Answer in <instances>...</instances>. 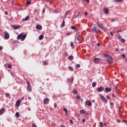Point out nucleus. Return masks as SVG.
Instances as JSON below:
<instances>
[{
    "mask_svg": "<svg viewBox=\"0 0 127 127\" xmlns=\"http://www.w3.org/2000/svg\"><path fill=\"white\" fill-rule=\"evenodd\" d=\"M124 123H125V124L127 125V120H124Z\"/></svg>",
    "mask_w": 127,
    "mask_h": 127,
    "instance_id": "56",
    "label": "nucleus"
},
{
    "mask_svg": "<svg viewBox=\"0 0 127 127\" xmlns=\"http://www.w3.org/2000/svg\"><path fill=\"white\" fill-rule=\"evenodd\" d=\"M70 45H71V47L72 48H74V44H73V43L72 42H71L70 43Z\"/></svg>",
    "mask_w": 127,
    "mask_h": 127,
    "instance_id": "33",
    "label": "nucleus"
},
{
    "mask_svg": "<svg viewBox=\"0 0 127 127\" xmlns=\"http://www.w3.org/2000/svg\"><path fill=\"white\" fill-rule=\"evenodd\" d=\"M80 112L81 114H85L86 111L84 110H81Z\"/></svg>",
    "mask_w": 127,
    "mask_h": 127,
    "instance_id": "29",
    "label": "nucleus"
},
{
    "mask_svg": "<svg viewBox=\"0 0 127 127\" xmlns=\"http://www.w3.org/2000/svg\"><path fill=\"white\" fill-rule=\"evenodd\" d=\"M100 61V58H94V62L95 63H99Z\"/></svg>",
    "mask_w": 127,
    "mask_h": 127,
    "instance_id": "18",
    "label": "nucleus"
},
{
    "mask_svg": "<svg viewBox=\"0 0 127 127\" xmlns=\"http://www.w3.org/2000/svg\"><path fill=\"white\" fill-rule=\"evenodd\" d=\"M10 96V95L9 93H6V92L5 93V96H6V98L9 97Z\"/></svg>",
    "mask_w": 127,
    "mask_h": 127,
    "instance_id": "28",
    "label": "nucleus"
},
{
    "mask_svg": "<svg viewBox=\"0 0 127 127\" xmlns=\"http://www.w3.org/2000/svg\"><path fill=\"white\" fill-rule=\"evenodd\" d=\"M64 111L65 112V113L67 114V109L64 108Z\"/></svg>",
    "mask_w": 127,
    "mask_h": 127,
    "instance_id": "39",
    "label": "nucleus"
},
{
    "mask_svg": "<svg viewBox=\"0 0 127 127\" xmlns=\"http://www.w3.org/2000/svg\"><path fill=\"white\" fill-rule=\"evenodd\" d=\"M65 26V21H64V19L63 20V24L61 25L62 28H64Z\"/></svg>",
    "mask_w": 127,
    "mask_h": 127,
    "instance_id": "25",
    "label": "nucleus"
},
{
    "mask_svg": "<svg viewBox=\"0 0 127 127\" xmlns=\"http://www.w3.org/2000/svg\"><path fill=\"white\" fill-rule=\"evenodd\" d=\"M103 125H104L105 127H107V123H104V124H103Z\"/></svg>",
    "mask_w": 127,
    "mask_h": 127,
    "instance_id": "60",
    "label": "nucleus"
},
{
    "mask_svg": "<svg viewBox=\"0 0 127 127\" xmlns=\"http://www.w3.org/2000/svg\"><path fill=\"white\" fill-rule=\"evenodd\" d=\"M8 68L11 69L12 68V65L11 64H8Z\"/></svg>",
    "mask_w": 127,
    "mask_h": 127,
    "instance_id": "42",
    "label": "nucleus"
},
{
    "mask_svg": "<svg viewBox=\"0 0 127 127\" xmlns=\"http://www.w3.org/2000/svg\"><path fill=\"white\" fill-rule=\"evenodd\" d=\"M107 62H108L109 64H112L113 62V58L112 57H111V58L108 59L107 60Z\"/></svg>",
    "mask_w": 127,
    "mask_h": 127,
    "instance_id": "13",
    "label": "nucleus"
},
{
    "mask_svg": "<svg viewBox=\"0 0 127 127\" xmlns=\"http://www.w3.org/2000/svg\"><path fill=\"white\" fill-rule=\"evenodd\" d=\"M29 19V16H27L25 18L22 19L23 21H28Z\"/></svg>",
    "mask_w": 127,
    "mask_h": 127,
    "instance_id": "15",
    "label": "nucleus"
},
{
    "mask_svg": "<svg viewBox=\"0 0 127 127\" xmlns=\"http://www.w3.org/2000/svg\"><path fill=\"white\" fill-rule=\"evenodd\" d=\"M86 121V119H82V122L84 123Z\"/></svg>",
    "mask_w": 127,
    "mask_h": 127,
    "instance_id": "59",
    "label": "nucleus"
},
{
    "mask_svg": "<svg viewBox=\"0 0 127 127\" xmlns=\"http://www.w3.org/2000/svg\"><path fill=\"white\" fill-rule=\"evenodd\" d=\"M32 127H37L36 124H35L34 123L32 125Z\"/></svg>",
    "mask_w": 127,
    "mask_h": 127,
    "instance_id": "48",
    "label": "nucleus"
},
{
    "mask_svg": "<svg viewBox=\"0 0 127 127\" xmlns=\"http://www.w3.org/2000/svg\"><path fill=\"white\" fill-rule=\"evenodd\" d=\"M121 56H122V57H123V58H124L126 57V55L124 54L121 55Z\"/></svg>",
    "mask_w": 127,
    "mask_h": 127,
    "instance_id": "47",
    "label": "nucleus"
},
{
    "mask_svg": "<svg viewBox=\"0 0 127 127\" xmlns=\"http://www.w3.org/2000/svg\"><path fill=\"white\" fill-rule=\"evenodd\" d=\"M103 12L104 13L107 14L109 13V9L108 8H103Z\"/></svg>",
    "mask_w": 127,
    "mask_h": 127,
    "instance_id": "11",
    "label": "nucleus"
},
{
    "mask_svg": "<svg viewBox=\"0 0 127 127\" xmlns=\"http://www.w3.org/2000/svg\"><path fill=\"white\" fill-rule=\"evenodd\" d=\"M15 116H16V117L19 118V112H16V114H15Z\"/></svg>",
    "mask_w": 127,
    "mask_h": 127,
    "instance_id": "34",
    "label": "nucleus"
},
{
    "mask_svg": "<svg viewBox=\"0 0 127 127\" xmlns=\"http://www.w3.org/2000/svg\"><path fill=\"white\" fill-rule=\"evenodd\" d=\"M4 38L6 40H8L9 38V34L7 31L4 32Z\"/></svg>",
    "mask_w": 127,
    "mask_h": 127,
    "instance_id": "6",
    "label": "nucleus"
},
{
    "mask_svg": "<svg viewBox=\"0 0 127 127\" xmlns=\"http://www.w3.org/2000/svg\"><path fill=\"white\" fill-rule=\"evenodd\" d=\"M71 29L74 30L75 32H77L78 31V29L74 26H71Z\"/></svg>",
    "mask_w": 127,
    "mask_h": 127,
    "instance_id": "16",
    "label": "nucleus"
},
{
    "mask_svg": "<svg viewBox=\"0 0 127 127\" xmlns=\"http://www.w3.org/2000/svg\"><path fill=\"white\" fill-rule=\"evenodd\" d=\"M76 67H77V68H80V64H77L76 65Z\"/></svg>",
    "mask_w": 127,
    "mask_h": 127,
    "instance_id": "45",
    "label": "nucleus"
},
{
    "mask_svg": "<svg viewBox=\"0 0 127 127\" xmlns=\"http://www.w3.org/2000/svg\"><path fill=\"white\" fill-rule=\"evenodd\" d=\"M122 32V30L120 29V30L117 31V32H116V33H120V32Z\"/></svg>",
    "mask_w": 127,
    "mask_h": 127,
    "instance_id": "46",
    "label": "nucleus"
},
{
    "mask_svg": "<svg viewBox=\"0 0 127 127\" xmlns=\"http://www.w3.org/2000/svg\"><path fill=\"white\" fill-rule=\"evenodd\" d=\"M96 85V82H92V87H95Z\"/></svg>",
    "mask_w": 127,
    "mask_h": 127,
    "instance_id": "31",
    "label": "nucleus"
},
{
    "mask_svg": "<svg viewBox=\"0 0 127 127\" xmlns=\"http://www.w3.org/2000/svg\"><path fill=\"white\" fill-rule=\"evenodd\" d=\"M70 123L71 125H73V122L72 120H70Z\"/></svg>",
    "mask_w": 127,
    "mask_h": 127,
    "instance_id": "49",
    "label": "nucleus"
},
{
    "mask_svg": "<svg viewBox=\"0 0 127 127\" xmlns=\"http://www.w3.org/2000/svg\"><path fill=\"white\" fill-rule=\"evenodd\" d=\"M24 99V97H22L21 98V100H22V101Z\"/></svg>",
    "mask_w": 127,
    "mask_h": 127,
    "instance_id": "62",
    "label": "nucleus"
},
{
    "mask_svg": "<svg viewBox=\"0 0 127 127\" xmlns=\"http://www.w3.org/2000/svg\"><path fill=\"white\" fill-rule=\"evenodd\" d=\"M28 99H29V100H31V97H28Z\"/></svg>",
    "mask_w": 127,
    "mask_h": 127,
    "instance_id": "61",
    "label": "nucleus"
},
{
    "mask_svg": "<svg viewBox=\"0 0 127 127\" xmlns=\"http://www.w3.org/2000/svg\"><path fill=\"white\" fill-rule=\"evenodd\" d=\"M104 57H105V58H106V59H110V58H111V57L110 56V55H108V54H105V55H104Z\"/></svg>",
    "mask_w": 127,
    "mask_h": 127,
    "instance_id": "21",
    "label": "nucleus"
},
{
    "mask_svg": "<svg viewBox=\"0 0 127 127\" xmlns=\"http://www.w3.org/2000/svg\"><path fill=\"white\" fill-rule=\"evenodd\" d=\"M44 39V36L42 35H41L39 37V40H42Z\"/></svg>",
    "mask_w": 127,
    "mask_h": 127,
    "instance_id": "27",
    "label": "nucleus"
},
{
    "mask_svg": "<svg viewBox=\"0 0 127 127\" xmlns=\"http://www.w3.org/2000/svg\"><path fill=\"white\" fill-rule=\"evenodd\" d=\"M118 39H122V36L121 35L118 36Z\"/></svg>",
    "mask_w": 127,
    "mask_h": 127,
    "instance_id": "53",
    "label": "nucleus"
},
{
    "mask_svg": "<svg viewBox=\"0 0 127 127\" xmlns=\"http://www.w3.org/2000/svg\"><path fill=\"white\" fill-rule=\"evenodd\" d=\"M69 13V10H67V11L66 12V13H65L64 19L65 18H66V17L68 15Z\"/></svg>",
    "mask_w": 127,
    "mask_h": 127,
    "instance_id": "24",
    "label": "nucleus"
},
{
    "mask_svg": "<svg viewBox=\"0 0 127 127\" xmlns=\"http://www.w3.org/2000/svg\"><path fill=\"white\" fill-rule=\"evenodd\" d=\"M91 31H92V32H94V33H95V34H97L99 33V29L97 28V26L94 25L93 26V27H92V28H91Z\"/></svg>",
    "mask_w": 127,
    "mask_h": 127,
    "instance_id": "3",
    "label": "nucleus"
},
{
    "mask_svg": "<svg viewBox=\"0 0 127 127\" xmlns=\"http://www.w3.org/2000/svg\"><path fill=\"white\" fill-rule=\"evenodd\" d=\"M115 91L116 92H119V89L117 86H115Z\"/></svg>",
    "mask_w": 127,
    "mask_h": 127,
    "instance_id": "36",
    "label": "nucleus"
},
{
    "mask_svg": "<svg viewBox=\"0 0 127 127\" xmlns=\"http://www.w3.org/2000/svg\"><path fill=\"white\" fill-rule=\"evenodd\" d=\"M27 85H28L27 91H29V92H31L32 91V87L30 85V82L29 81H27Z\"/></svg>",
    "mask_w": 127,
    "mask_h": 127,
    "instance_id": "5",
    "label": "nucleus"
},
{
    "mask_svg": "<svg viewBox=\"0 0 127 127\" xmlns=\"http://www.w3.org/2000/svg\"><path fill=\"white\" fill-rule=\"evenodd\" d=\"M81 98V96H79V95H77V99H78V100H80Z\"/></svg>",
    "mask_w": 127,
    "mask_h": 127,
    "instance_id": "41",
    "label": "nucleus"
},
{
    "mask_svg": "<svg viewBox=\"0 0 127 127\" xmlns=\"http://www.w3.org/2000/svg\"><path fill=\"white\" fill-rule=\"evenodd\" d=\"M96 24H97V26H98V27L99 28H100L101 30H102L103 31H105L106 30L105 27H104L103 26L102 24L100 22L97 21L96 22Z\"/></svg>",
    "mask_w": 127,
    "mask_h": 127,
    "instance_id": "4",
    "label": "nucleus"
},
{
    "mask_svg": "<svg viewBox=\"0 0 127 127\" xmlns=\"http://www.w3.org/2000/svg\"><path fill=\"white\" fill-rule=\"evenodd\" d=\"M121 42L124 43L126 42V40L125 39H121Z\"/></svg>",
    "mask_w": 127,
    "mask_h": 127,
    "instance_id": "38",
    "label": "nucleus"
},
{
    "mask_svg": "<svg viewBox=\"0 0 127 127\" xmlns=\"http://www.w3.org/2000/svg\"><path fill=\"white\" fill-rule=\"evenodd\" d=\"M72 34V32H68L66 33V35L67 36H70V35H71Z\"/></svg>",
    "mask_w": 127,
    "mask_h": 127,
    "instance_id": "30",
    "label": "nucleus"
},
{
    "mask_svg": "<svg viewBox=\"0 0 127 127\" xmlns=\"http://www.w3.org/2000/svg\"><path fill=\"white\" fill-rule=\"evenodd\" d=\"M116 96L114 95V93H112V97L115 98Z\"/></svg>",
    "mask_w": 127,
    "mask_h": 127,
    "instance_id": "57",
    "label": "nucleus"
},
{
    "mask_svg": "<svg viewBox=\"0 0 127 127\" xmlns=\"http://www.w3.org/2000/svg\"><path fill=\"white\" fill-rule=\"evenodd\" d=\"M36 28L38 30H42V27L41 25H37Z\"/></svg>",
    "mask_w": 127,
    "mask_h": 127,
    "instance_id": "19",
    "label": "nucleus"
},
{
    "mask_svg": "<svg viewBox=\"0 0 127 127\" xmlns=\"http://www.w3.org/2000/svg\"><path fill=\"white\" fill-rule=\"evenodd\" d=\"M77 40L80 42H81L83 40V38H82V37H81L80 36H77Z\"/></svg>",
    "mask_w": 127,
    "mask_h": 127,
    "instance_id": "12",
    "label": "nucleus"
},
{
    "mask_svg": "<svg viewBox=\"0 0 127 127\" xmlns=\"http://www.w3.org/2000/svg\"><path fill=\"white\" fill-rule=\"evenodd\" d=\"M100 124V127H103V124L102 122H100L99 123Z\"/></svg>",
    "mask_w": 127,
    "mask_h": 127,
    "instance_id": "40",
    "label": "nucleus"
},
{
    "mask_svg": "<svg viewBox=\"0 0 127 127\" xmlns=\"http://www.w3.org/2000/svg\"><path fill=\"white\" fill-rule=\"evenodd\" d=\"M73 92H74V94H78V92L76 90V89H74Z\"/></svg>",
    "mask_w": 127,
    "mask_h": 127,
    "instance_id": "35",
    "label": "nucleus"
},
{
    "mask_svg": "<svg viewBox=\"0 0 127 127\" xmlns=\"http://www.w3.org/2000/svg\"><path fill=\"white\" fill-rule=\"evenodd\" d=\"M2 46H0V51H2Z\"/></svg>",
    "mask_w": 127,
    "mask_h": 127,
    "instance_id": "58",
    "label": "nucleus"
},
{
    "mask_svg": "<svg viewBox=\"0 0 127 127\" xmlns=\"http://www.w3.org/2000/svg\"><path fill=\"white\" fill-rule=\"evenodd\" d=\"M110 35H111V36H114V34L112 32H110Z\"/></svg>",
    "mask_w": 127,
    "mask_h": 127,
    "instance_id": "51",
    "label": "nucleus"
},
{
    "mask_svg": "<svg viewBox=\"0 0 127 127\" xmlns=\"http://www.w3.org/2000/svg\"><path fill=\"white\" fill-rule=\"evenodd\" d=\"M26 35L25 34L23 35V33H22L18 35L17 40H19L20 39H21V41H24L26 39Z\"/></svg>",
    "mask_w": 127,
    "mask_h": 127,
    "instance_id": "1",
    "label": "nucleus"
},
{
    "mask_svg": "<svg viewBox=\"0 0 127 127\" xmlns=\"http://www.w3.org/2000/svg\"><path fill=\"white\" fill-rule=\"evenodd\" d=\"M68 69L69 70H70L71 71H73L74 70L73 67H72V66H68Z\"/></svg>",
    "mask_w": 127,
    "mask_h": 127,
    "instance_id": "23",
    "label": "nucleus"
},
{
    "mask_svg": "<svg viewBox=\"0 0 127 127\" xmlns=\"http://www.w3.org/2000/svg\"><path fill=\"white\" fill-rule=\"evenodd\" d=\"M84 15L87 16L88 15V12L86 11L84 12Z\"/></svg>",
    "mask_w": 127,
    "mask_h": 127,
    "instance_id": "54",
    "label": "nucleus"
},
{
    "mask_svg": "<svg viewBox=\"0 0 127 127\" xmlns=\"http://www.w3.org/2000/svg\"><path fill=\"white\" fill-rule=\"evenodd\" d=\"M83 1H86V2L89 3L90 0H83Z\"/></svg>",
    "mask_w": 127,
    "mask_h": 127,
    "instance_id": "52",
    "label": "nucleus"
},
{
    "mask_svg": "<svg viewBox=\"0 0 127 127\" xmlns=\"http://www.w3.org/2000/svg\"><path fill=\"white\" fill-rule=\"evenodd\" d=\"M86 105L88 106L89 107H90V106H92V103L89 100H87L86 102Z\"/></svg>",
    "mask_w": 127,
    "mask_h": 127,
    "instance_id": "10",
    "label": "nucleus"
},
{
    "mask_svg": "<svg viewBox=\"0 0 127 127\" xmlns=\"http://www.w3.org/2000/svg\"><path fill=\"white\" fill-rule=\"evenodd\" d=\"M104 90V88L103 86L98 87V88H97V91H98V92H101Z\"/></svg>",
    "mask_w": 127,
    "mask_h": 127,
    "instance_id": "8",
    "label": "nucleus"
},
{
    "mask_svg": "<svg viewBox=\"0 0 127 127\" xmlns=\"http://www.w3.org/2000/svg\"><path fill=\"white\" fill-rule=\"evenodd\" d=\"M57 106H58L57 104L56 103H55V104H54L55 108H56L57 107Z\"/></svg>",
    "mask_w": 127,
    "mask_h": 127,
    "instance_id": "50",
    "label": "nucleus"
},
{
    "mask_svg": "<svg viewBox=\"0 0 127 127\" xmlns=\"http://www.w3.org/2000/svg\"><path fill=\"white\" fill-rule=\"evenodd\" d=\"M20 100H18L16 103V106L17 107H19L20 106Z\"/></svg>",
    "mask_w": 127,
    "mask_h": 127,
    "instance_id": "17",
    "label": "nucleus"
},
{
    "mask_svg": "<svg viewBox=\"0 0 127 127\" xmlns=\"http://www.w3.org/2000/svg\"><path fill=\"white\" fill-rule=\"evenodd\" d=\"M4 108H1L0 110V115H2L4 113Z\"/></svg>",
    "mask_w": 127,
    "mask_h": 127,
    "instance_id": "20",
    "label": "nucleus"
},
{
    "mask_svg": "<svg viewBox=\"0 0 127 127\" xmlns=\"http://www.w3.org/2000/svg\"><path fill=\"white\" fill-rule=\"evenodd\" d=\"M45 10H46V8L44 7V9H43V13H45Z\"/></svg>",
    "mask_w": 127,
    "mask_h": 127,
    "instance_id": "55",
    "label": "nucleus"
},
{
    "mask_svg": "<svg viewBox=\"0 0 127 127\" xmlns=\"http://www.w3.org/2000/svg\"><path fill=\"white\" fill-rule=\"evenodd\" d=\"M81 17V15L78 14L76 15V18H80Z\"/></svg>",
    "mask_w": 127,
    "mask_h": 127,
    "instance_id": "37",
    "label": "nucleus"
},
{
    "mask_svg": "<svg viewBox=\"0 0 127 127\" xmlns=\"http://www.w3.org/2000/svg\"><path fill=\"white\" fill-rule=\"evenodd\" d=\"M31 4V1H27V5H28Z\"/></svg>",
    "mask_w": 127,
    "mask_h": 127,
    "instance_id": "43",
    "label": "nucleus"
},
{
    "mask_svg": "<svg viewBox=\"0 0 127 127\" xmlns=\"http://www.w3.org/2000/svg\"><path fill=\"white\" fill-rule=\"evenodd\" d=\"M12 27L13 29L17 30L20 28V26L13 25Z\"/></svg>",
    "mask_w": 127,
    "mask_h": 127,
    "instance_id": "14",
    "label": "nucleus"
},
{
    "mask_svg": "<svg viewBox=\"0 0 127 127\" xmlns=\"http://www.w3.org/2000/svg\"><path fill=\"white\" fill-rule=\"evenodd\" d=\"M5 14L6 15H8V12H6V11H5Z\"/></svg>",
    "mask_w": 127,
    "mask_h": 127,
    "instance_id": "63",
    "label": "nucleus"
},
{
    "mask_svg": "<svg viewBox=\"0 0 127 127\" xmlns=\"http://www.w3.org/2000/svg\"><path fill=\"white\" fill-rule=\"evenodd\" d=\"M43 64H44V65H45L48 64V62H47L46 61H43Z\"/></svg>",
    "mask_w": 127,
    "mask_h": 127,
    "instance_id": "32",
    "label": "nucleus"
},
{
    "mask_svg": "<svg viewBox=\"0 0 127 127\" xmlns=\"http://www.w3.org/2000/svg\"><path fill=\"white\" fill-rule=\"evenodd\" d=\"M112 91V88L111 87H106L105 88V92H106V93H108Z\"/></svg>",
    "mask_w": 127,
    "mask_h": 127,
    "instance_id": "9",
    "label": "nucleus"
},
{
    "mask_svg": "<svg viewBox=\"0 0 127 127\" xmlns=\"http://www.w3.org/2000/svg\"><path fill=\"white\" fill-rule=\"evenodd\" d=\"M106 99H107V100H110V97L109 96H106Z\"/></svg>",
    "mask_w": 127,
    "mask_h": 127,
    "instance_id": "44",
    "label": "nucleus"
},
{
    "mask_svg": "<svg viewBox=\"0 0 127 127\" xmlns=\"http://www.w3.org/2000/svg\"><path fill=\"white\" fill-rule=\"evenodd\" d=\"M123 1V0H113L114 2H121Z\"/></svg>",
    "mask_w": 127,
    "mask_h": 127,
    "instance_id": "26",
    "label": "nucleus"
},
{
    "mask_svg": "<svg viewBox=\"0 0 127 127\" xmlns=\"http://www.w3.org/2000/svg\"><path fill=\"white\" fill-rule=\"evenodd\" d=\"M49 102H50V99L48 98H45L44 99V104L45 105L48 104Z\"/></svg>",
    "mask_w": 127,
    "mask_h": 127,
    "instance_id": "7",
    "label": "nucleus"
},
{
    "mask_svg": "<svg viewBox=\"0 0 127 127\" xmlns=\"http://www.w3.org/2000/svg\"><path fill=\"white\" fill-rule=\"evenodd\" d=\"M61 127H65V126H64V125H61Z\"/></svg>",
    "mask_w": 127,
    "mask_h": 127,
    "instance_id": "64",
    "label": "nucleus"
},
{
    "mask_svg": "<svg viewBox=\"0 0 127 127\" xmlns=\"http://www.w3.org/2000/svg\"><path fill=\"white\" fill-rule=\"evenodd\" d=\"M73 59H74V57H73L72 55H70V56H69L68 57V59H69V60L72 61V60H73Z\"/></svg>",
    "mask_w": 127,
    "mask_h": 127,
    "instance_id": "22",
    "label": "nucleus"
},
{
    "mask_svg": "<svg viewBox=\"0 0 127 127\" xmlns=\"http://www.w3.org/2000/svg\"><path fill=\"white\" fill-rule=\"evenodd\" d=\"M99 97L103 103L105 104L108 103V100L102 94H99Z\"/></svg>",
    "mask_w": 127,
    "mask_h": 127,
    "instance_id": "2",
    "label": "nucleus"
}]
</instances>
